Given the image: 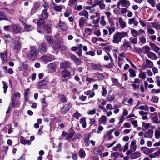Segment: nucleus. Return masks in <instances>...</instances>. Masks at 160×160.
Segmentation results:
<instances>
[{
  "label": "nucleus",
  "instance_id": "52",
  "mask_svg": "<svg viewBox=\"0 0 160 160\" xmlns=\"http://www.w3.org/2000/svg\"><path fill=\"white\" fill-rule=\"evenodd\" d=\"M142 126L145 129H147L150 127L151 124L148 123L143 122Z\"/></svg>",
  "mask_w": 160,
  "mask_h": 160
},
{
  "label": "nucleus",
  "instance_id": "10",
  "mask_svg": "<svg viewBox=\"0 0 160 160\" xmlns=\"http://www.w3.org/2000/svg\"><path fill=\"white\" fill-rule=\"evenodd\" d=\"M136 141L135 140H132L130 143V149L134 152L135 151L137 148V146L136 145Z\"/></svg>",
  "mask_w": 160,
  "mask_h": 160
},
{
  "label": "nucleus",
  "instance_id": "57",
  "mask_svg": "<svg viewBox=\"0 0 160 160\" xmlns=\"http://www.w3.org/2000/svg\"><path fill=\"white\" fill-rule=\"evenodd\" d=\"M152 120L153 122L156 123H159L160 122V121L159 120L157 116H155L153 118Z\"/></svg>",
  "mask_w": 160,
  "mask_h": 160
},
{
  "label": "nucleus",
  "instance_id": "58",
  "mask_svg": "<svg viewBox=\"0 0 160 160\" xmlns=\"http://www.w3.org/2000/svg\"><path fill=\"white\" fill-rule=\"evenodd\" d=\"M153 27L155 28L157 30H160V24H157L155 23H152Z\"/></svg>",
  "mask_w": 160,
  "mask_h": 160
},
{
  "label": "nucleus",
  "instance_id": "50",
  "mask_svg": "<svg viewBox=\"0 0 160 160\" xmlns=\"http://www.w3.org/2000/svg\"><path fill=\"white\" fill-rule=\"evenodd\" d=\"M105 17L102 16L101 17V20L100 22V24L102 26H104L106 24V22L105 20Z\"/></svg>",
  "mask_w": 160,
  "mask_h": 160
},
{
  "label": "nucleus",
  "instance_id": "11",
  "mask_svg": "<svg viewBox=\"0 0 160 160\" xmlns=\"http://www.w3.org/2000/svg\"><path fill=\"white\" fill-rule=\"evenodd\" d=\"M39 50L42 54L46 52L47 51L46 45L44 44H41L39 46Z\"/></svg>",
  "mask_w": 160,
  "mask_h": 160
},
{
  "label": "nucleus",
  "instance_id": "37",
  "mask_svg": "<svg viewBox=\"0 0 160 160\" xmlns=\"http://www.w3.org/2000/svg\"><path fill=\"white\" fill-rule=\"evenodd\" d=\"M33 26L29 25H25L24 26V30L26 31H29L33 29Z\"/></svg>",
  "mask_w": 160,
  "mask_h": 160
},
{
  "label": "nucleus",
  "instance_id": "5",
  "mask_svg": "<svg viewBox=\"0 0 160 160\" xmlns=\"http://www.w3.org/2000/svg\"><path fill=\"white\" fill-rule=\"evenodd\" d=\"M11 28L13 32L15 33H18L21 32V28L17 24L12 25Z\"/></svg>",
  "mask_w": 160,
  "mask_h": 160
},
{
  "label": "nucleus",
  "instance_id": "4",
  "mask_svg": "<svg viewBox=\"0 0 160 160\" xmlns=\"http://www.w3.org/2000/svg\"><path fill=\"white\" fill-rule=\"evenodd\" d=\"M130 5V2L127 0H120L117 3V7L120 9V6L122 7L128 8Z\"/></svg>",
  "mask_w": 160,
  "mask_h": 160
},
{
  "label": "nucleus",
  "instance_id": "38",
  "mask_svg": "<svg viewBox=\"0 0 160 160\" xmlns=\"http://www.w3.org/2000/svg\"><path fill=\"white\" fill-rule=\"evenodd\" d=\"M3 38L6 43H8L10 40L12 41V39L8 34L4 35Z\"/></svg>",
  "mask_w": 160,
  "mask_h": 160
},
{
  "label": "nucleus",
  "instance_id": "7",
  "mask_svg": "<svg viewBox=\"0 0 160 160\" xmlns=\"http://www.w3.org/2000/svg\"><path fill=\"white\" fill-rule=\"evenodd\" d=\"M153 131L152 129H149L145 132L144 137L145 138H151L153 136Z\"/></svg>",
  "mask_w": 160,
  "mask_h": 160
},
{
  "label": "nucleus",
  "instance_id": "48",
  "mask_svg": "<svg viewBox=\"0 0 160 160\" xmlns=\"http://www.w3.org/2000/svg\"><path fill=\"white\" fill-rule=\"evenodd\" d=\"M2 83L3 85V89L4 90V93H6L7 89L8 88V84L4 81H3Z\"/></svg>",
  "mask_w": 160,
  "mask_h": 160
},
{
  "label": "nucleus",
  "instance_id": "43",
  "mask_svg": "<svg viewBox=\"0 0 160 160\" xmlns=\"http://www.w3.org/2000/svg\"><path fill=\"white\" fill-rule=\"evenodd\" d=\"M139 109L141 110H144L146 111H149L148 107L147 105H141L138 108H136V109Z\"/></svg>",
  "mask_w": 160,
  "mask_h": 160
},
{
  "label": "nucleus",
  "instance_id": "46",
  "mask_svg": "<svg viewBox=\"0 0 160 160\" xmlns=\"http://www.w3.org/2000/svg\"><path fill=\"white\" fill-rule=\"evenodd\" d=\"M49 68L53 70V71H55L56 70L55 65L54 63H51L48 65Z\"/></svg>",
  "mask_w": 160,
  "mask_h": 160
},
{
  "label": "nucleus",
  "instance_id": "12",
  "mask_svg": "<svg viewBox=\"0 0 160 160\" xmlns=\"http://www.w3.org/2000/svg\"><path fill=\"white\" fill-rule=\"evenodd\" d=\"M147 56L149 58L152 60H155L157 59V56L154 52H150L147 54Z\"/></svg>",
  "mask_w": 160,
  "mask_h": 160
},
{
  "label": "nucleus",
  "instance_id": "18",
  "mask_svg": "<svg viewBox=\"0 0 160 160\" xmlns=\"http://www.w3.org/2000/svg\"><path fill=\"white\" fill-rule=\"evenodd\" d=\"M40 6V2H36L34 4L33 8L31 12L34 13L36 12L37 10L39 8Z\"/></svg>",
  "mask_w": 160,
  "mask_h": 160
},
{
  "label": "nucleus",
  "instance_id": "22",
  "mask_svg": "<svg viewBox=\"0 0 160 160\" xmlns=\"http://www.w3.org/2000/svg\"><path fill=\"white\" fill-rule=\"evenodd\" d=\"M95 3L96 4L99 6L101 9H103L105 7V4L103 3L102 1L96 0L95 2Z\"/></svg>",
  "mask_w": 160,
  "mask_h": 160
},
{
  "label": "nucleus",
  "instance_id": "49",
  "mask_svg": "<svg viewBox=\"0 0 160 160\" xmlns=\"http://www.w3.org/2000/svg\"><path fill=\"white\" fill-rule=\"evenodd\" d=\"M75 133V131H72L69 133L66 137V140H69L73 136Z\"/></svg>",
  "mask_w": 160,
  "mask_h": 160
},
{
  "label": "nucleus",
  "instance_id": "27",
  "mask_svg": "<svg viewBox=\"0 0 160 160\" xmlns=\"http://www.w3.org/2000/svg\"><path fill=\"white\" fill-rule=\"evenodd\" d=\"M128 71L130 73V77L134 78L136 76V71L135 70L130 68L129 69Z\"/></svg>",
  "mask_w": 160,
  "mask_h": 160
},
{
  "label": "nucleus",
  "instance_id": "64",
  "mask_svg": "<svg viewBox=\"0 0 160 160\" xmlns=\"http://www.w3.org/2000/svg\"><path fill=\"white\" fill-rule=\"evenodd\" d=\"M74 62L75 63V64L77 65H78L80 64L81 63V61L80 59L78 58L75 60Z\"/></svg>",
  "mask_w": 160,
  "mask_h": 160
},
{
  "label": "nucleus",
  "instance_id": "32",
  "mask_svg": "<svg viewBox=\"0 0 160 160\" xmlns=\"http://www.w3.org/2000/svg\"><path fill=\"white\" fill-rule=\"evenodd\" d=\"M131 45L128 42H124L122 45V48L124 51H126L128 47H130Z\"/></svg>",
  "mask_w": 160,
  "mask_h": 160
},
{
  "label": "nucleus",
  "instance_id": "51",
  "mask_svg": "<svg viewBox=\"0 0 160 160\" xmlns=\"http://www.w3.org/2000/svg\"><path fill=\"white\" fill-rule=\"evenodd\" d=\"M70 75V72L67 70H65L63 72V76L64 78H66L69 77Z\"/></svg>",
  "mask_w": 160,
  "mask_h": 160
},
{
  "label": "nucleus",
  "instance_id": "55",
  "mask_svg": "<svg viewBox=\"0 0 160 160\" xmlns=\"http://www.w3.org/2000/svg\"><path fill=\"white\" fill-rule=\"evenodd\" d=\"M159 98L158 96H154L152 98L151 101L153 102L158 103V101Z\"/></svg>",
  "mask_w": 160,
  "mask_h": 160
},
{
  "label": "nucleus",
  "instance_id": "59",
  "mask_svg": "<svg viewBox=\"0 0 160 160\" xmlns=\"http://www.w3.org/2000/svg\"><path fill=\"white\" fill-rule=\"evenodd\" d=\"M81 116V115L78 111L76 112L73 114V116L77 119H78Z\"/></svg>",
  "mask_w": 160,
  "mask_h": 160
},
{
  "label": "nucleus",
  "instance_id": "60",
  "mask_svg": "<svg viewBox=\"0 0 160 160\" xmlns=\"http://www.w3.org/2000/svg\"><path fill=\"white\" fill-rule=\"evenodd\" d=\"M2 9L5 10L9 14H12L14 13V11L13 10L8 9L7 8H3Z\"/></svg>",
  "mask_w": 160,
  "mask_h": 160
},
{
  "label": "nucleus",
  "instance_id": "13",
  "mask_svg": "<svg viewBox=\"0 0 160 160\" xmlns=\"http://www.w3.org/2000/svg\"><path fill=\"white\" fill-rule=\"evenodd\" d=\"M141 155L140 152L137 151L132 153L130 155V158L132 159H135L139 157Z\"/></svg>",
  "mask_w": 160,
  "mask_h": 160
},
{
  "label": "nucleus",
  "instance_id": "19",
  "mask_svg": "<svg viewBox=\"0 0 160 160\" xmlns=\"http://www.w3.org/2000/svg\"><path fill=\"white\" fill-rule=\"evenodd\" d=\"M20 142L21 143L24 145L27 144L29 145L31 144V142L30 140H26L23 138V137H22L20 139Z\"/></svg>",
  "mask_w": 160,
  "mask_h": 160
},
{
  "label": "nucleus",
  "instance_id": "31",
  "mask_svg": "<svg viewBox=\"0 0 160 160\" xmlns=\"http://www.w3.org/2000/svg\"><path fill=\"white\" fill-rule=\"evenodd\" d=\"M84 94L86 95H89L91 98L93 97L95 95V93L93 90H88L84 92Z\"/></svg>",
  "mask_w": 160,
  "mask_h": 160
},
{
  "label": "nucleus",
  "instance_id": "63",
  "mask_svg": "<svg viewBox=\"0 0 160 160\" xmlns=\"http://www.w3.org/2000/svg\"><path fill=\"white\" fill-rule=\"evenodd\" d=\"M91 135H89L87 137L85 138V142L86 143L87 146H89L90 144L89 138L90 137Z\"/></svg>",
  "mask_w": 160,
  "mask_h": 160
},
{
  "label": "nucleus",
  "instance_id": "24",
  "mask_svg": "<svg viewBox=\"0 0 160 160\" xmlns=\"http://www.w3.org/2000/svg\"><path fill=\"white\" fill-rule=\"evenodd\" d=\"M147 32L150 34H153L155 33V31L152 29V26L149 25L147 27Z\"/></svg>",
  "mask_w": 160,
  "mask_h": 160
},
{
  "label": "nucleus",
  "instance_id": "62",
  "mask_svg": "<svg viewBox=\"0 0 160 160\" xmlns=\"http://www.w3.org/2000/svg\"><path fill=\"white\" fill-rule=\"evenodd\" d=\"M156 79L155 82L157 83V85L160 87V77L159 76H156Z\"/></svg>",
  "mask_w": 160,
  "mask_h": 160
},
{
  "label": "nucleus",
  "instance_id": "14",
  "mask_svg": "<svg viewBox=\"0 0 160 160\" xmlns=\"http://www.w3.org/2000/svg\"><path fill=\"white\" fill-rule=\"evenodd\" d=\"M118 20L119 23L120 27L122 28H124L126 27V23L121 18H118Z\"/></svg>",
  "mask_w": 160,
  "mask_h": 160
},
{
  "label": "nucleus",
  "instance_id": "17",
  "mask_svg": "<svg viewBox=\"0 0 160 160\" xmlns=\"http://www.w3.org/2000/svg\"><path fill=\"white\" fill-rule=\"evenodd\" d=\"M70 64V63L68 61H65L60 63V66L61 68H65L69 67Z\"/></svg>",
  "mask_w": 160,
  "mask_h": 160
},
{
  "label": "nucleus",
  "instance_id": "36",
  "mask_svg": "<svg viewBox=\"0 0 160 160\" xmlns=\"http://www.w3.org/2000/svg\"><path fill=\"white\" fill-rule=\"evenodd\" d=\"M69 109L68 105H65L61 109V112L63 113H65L69 110Z\"/></svg>",
  "mask_w": 160,
  "mask_h": 160
},
{
  "label": "nucleus",
  "instance_id": "23",
  "mask_svg": "<svg viewBox=\"0 0 160 160\" xmlns=\"http://www.w3.org/2000/svg\"><path fill=\"white\" fill-rule=\"evenodd\" d=\"M146 67L147 68H151L153 66V62L148 59H146Z\"/></svg>",
  "mask_w": 160,
  "mask_h": 160
},
{
  "label": "nucleus",
  "instance_id": "16",
  "mask_svg": "<svg viewBox=\"0 0 160 160\" xmlns=\"http://www.w3.org/2000/svg\"><path fill=\"white\" fill-rule=\"evenodd\" d=\"M141 150L146 154H148L152 153V152L150 149L145 147H142L140 148Z\"/></svg>",
  "mask_w": 160,
  "mask_h": 160
},
{
  "label": "nucleus",
  "instance_id": "3",
  "mask_svg": "<svg viewBox=\"0 0 160 160\" xmlns=\"http://www.w3.org/2000/svg\"><path fill=\"white\" fill-rule=\"evenodd\" d=\"M21 45V42L17 39L12 38V39L11 46L13 49H20Z\"/></svg>",
  "mask_w": 160,
  "mask_h": 160
},
{
  "label": "nucleus",
  "instance_id": "21",
  "mask_svg": "<svg viewBox=\"0 0 160 160\" xmlns=\"http://www.w3.org/2000/svg\"><path fill=\"white\" fill-rule=\"evenodd\" d=\"M150 45L156 52H158L160 50V48L155 43H152L150 44Z\"/></svg>",
  "mask_w": 160,
  "mask_h": 160
},
{
  "label": "nucleus",
  "instance_id": "2",
  "mask_svg": "<svg viewBox=\"0 0 160 160\" xmlns=\"http://www.w3.org/2000/svg\"><path fill=\"white\" fill-rule=\"evenodd\" d=\"M38 54V51L35 49L33 48L27 53V56L30 60H33L37 59Z\"/></svg>",
  "mask_w": 160,
  "mask_h": 160
},
{
  "label": "nucleus",
  "instance_id": "61",
  "mask_svg": "<svg viewBox=\"0 0 160 160\" xmlns=\"http://www.w3.org/2000/svg\"><path fill=\"white\" fill-rule=\"evenodd\" d=\"M45 22V20L43 19H40L37 22L38 25H41L44 23Z\"/></svg>",
  "mask_w": 160,
  "mask_h": 160
},
{
  "label": "nucleus",
  "instance_id": "40",
  "mask_svg": "<svg viewBox=\"0 0 160 160\" xmlns=\"http://www.w3.org/2000/svg\"><path fill=\"white\" fill-rule=\"evenodd\" d=\"M44 30L47 31V32L48 33H49L51 32V27L50 25L46 24L44 26Z\"/></svg>",
  "mask_w": 160,
  "mask_h": 160
},
{
  "label": "nucleus",
  "instance_id": "15",
  "mask_svg": "<svg viewBox=\"0 0 160 160\" xmlns=\"http://www.w3.org/2000/svg\"><path fill=\"white\" fill-rule=\"evenodd\" d=\"M107 117L104 116L102 115L98 120V122L103 125H105L107 122Z\"/></svg>",
  "mask_w": 160,
  "mask_h": 160
},
{
  "label": "nucleus",
  "instance_id": "45",
  "mask_svg": "<svg viewBox=\"0 0 160 160\" xmlns=\"http://www.w3.org/2000/svg\"><path fill=\"white\" fill-rule=\"evenodd\" d=\"M42 17L45 19H47L48 17V14L47 12V9H45L42 11Z\"/></svg>",
  "mask_w": 160,
  "mask_h": 160
},
{
  "label": "nucleus",
  "instance_id": "54",
  "mask_svg": "<svg viewBox=\"0 0 160 160\" xmlns=\"http://www.w3.org/2000/svg\"><path fill=\"white\" fill-rule=\"evenodd\" d=\"M79 156L80 158H84L85 157L86 154L85 151L83 150H80L79 151Z\"/></svg>",
  "mask_w": 160,
  "mask_h": 160
},
{
  "label": "nucleus",
  "instance_id": "53",
  "mask_svg": "<svg viewBox=\"0 0 160 160\" xmlns=\"http://www.w3.org/2000/svg\"><path fill=\"white\" fill-rule=\"evenodd\" d=\"M111 80L112 82L116 85H119L120 84L119 82L118 79L113 78H111Z\"/></svg>",
  "mask_w": 160,
  "mask_h": 160
},
{
  "label": "nucleus",
  "instance_id": "35",
  "mask_svg": "<svg viewBox=\"0 0 160 160\" xmlns=\"http://www.w3.org/2000/svg\"><path fill=\"white\" fill-rule=\"evenodd\" d=\"M45 39L47 42L50 44H52L53 43V40L51 36L47 35L45 37Z\"/></svg>",
  "mask_w": 160,
  "mask_h": 160
},
{
  "label": "nucleus",
  "instance_id": "30",
  "mask_svg": "<svg viewBox=\"0 0 160 160\" xmlns=\"http://www.w3.org/2000/svg\"><path fill=\"white\" fill-rule=\"evenodd\" d=\"M93 75H94V78H97L98 80H102L104 78V76L100 73H94Z\"/></svg>",
  "mask_w": 160,
  "mask_h": 160
},
{
  "label": "nucleus",
  "instance_id": "41",
  "mask_svg": "<svg viewBox=\"0 0 160 160\" xmlns=\"http://www.w3.org/2000/svg\"><path fill=\"white\" fill-rule=\"evenodd\" d=\"M115 94L109 95L108 96L107 100L108 101L111 102L114 100L115 98Z\"/></svg>",
  "mask_w": 160,
  "mask_h": 160
},
{
  "label": "nucleus",
  "instance_id": "26",
  "mask_svg": "<svg viewBox=\"0 0 160 160\" xmlns=\"http://www.w3.org/2000/svg\"><path fill=\"white\" fill-rule=\"evenodd\" d=\"M58 98L59 100L62 102H67L66 98L65 96L63 94H59Z\"/></svg>",
  "mask_w": 160,
  "mask_h": 160
},
{
  "label": "nucleus",
  "instance_id": "34",
  "mask_svg": "<svg viewBox=\"0 0 160 160\" xmlns=\"http://www.w3.org/2000/svg\"><path fill=\"white\" fill-rule=\"evenodd\" d=\"M138 77L139 78L142 79V80H144L146 77V75L145 72L141 71L140 72L138 75Z\"/></svg>",
  "mask_w": 160,
  "mask_h": 160
},
{
  "label": "nucleus",
  "instance_id": "25",
  "mask_svg": "<svg viewBox=\"0 0 160 160\" xmlns=\"http://www.w3.org/2000/svg\"><path fill=\"white\" fill-rule=\"evenodd\" d=\"M80 124H82V126L83 128H85L86 127L87 123L85 117L81 118L80 119Z\"/></svg>",
  "mask_w": 160,
  "mask_h": 160
},
{
  "label": "nucleus",
  "instance_id": "6",
  "mask_svg": "<svg viewBox=\"0 0 160 160\" xmlns=\"http://www.w3.org/2000/svg\"><path fill=\"white\" fill-rule=\"evenodd\" d=\"M90 64L91 67V68L93 70L99 71H102V69L101 68L102 66L100 64H97L93 62L90 63Z\"/></svg>",
  "mask_w": 160,
  "mask_h": 160
},
{
  "label": "nucleus",
  "instance_id": "1",
  "mask_svg": "<svg viewBox=\"0 0 160 160\" xmlns=\"http://www.w3.org/2000/svg\"><path fill=\"white\" fill-rule=\"evenodd\" d=\"M127 35V32L124 31L121 32L116 33L113 35L112 42L118 44L121 42V39L126 37Z\"/></svg>",
  "mask_w": 160,
  "mask_h": 160
},
{
  "label": "nucleus",
  "instance_id": "44",
  "mask_svg": "<svg viewBox=\"0 0 160 160\" xmlns=\"http://www.w3.org/2000/svg\"><path fill=\"white\" fill-rule=\"evenodd\" d=\"M86 22V19L84 18H81L79 21V25L80 26H82Z\"/></svg>",
  "mask_w": 160,
  "mask_h": 160
},
{
  "label": "nucleus",
  "instance_id": "33",
  "mask_svg": "<svg viewBox=\"0 0 160 160\" xmlns=\"http://www.w3.org/2000/svg\"><path fill=\"white\" fill-rule=\"evenodd\" d=\"M131 31V34L134 37H136L138 35V32L135 29L133 28H130Z\"/></svg>",
  "mask_w": 160,
  "mask_h": 160
},
{
  "label": "nucleus",
  "instance_id": "8",
  "mask_svg": "<svg viewBox=\"0 0 160 160\" xmlns=\"http://www.w3.org/2000/svg\"><path fill=\"white\" fill-rule=\"evenodd\" d=\"M58 26L63 31H66L68 28V27L67 24L61 21L59 22L58 23Z\"/></svg>",
  "mask_w": 160,
  "mask_h": 160
},
{
  "label": "nucleus",
  "instance_id": "20",
  "mask_svg": "<svg viewBox=\"0 0 160 160\" xmlns=\"http://www.w3.org/2000/svg\"><path fill=\"white\" fill-rule=\"evenodd\" d=\"M7 52L5 51L4 52L0 53L1 59L2 61H5L7 59Z\"/></svg>",
  "mask_w": 160,
  "mask_h": 160
},
{
  "label": "nucleus",
  "instance_id": "29",
  "mask_svg": "<svg viewBox=\"0 0 160 160\" xmlns=\"http://www.w3.org/2000/svg\"><path fill=\"white\" fill-rule=\"evenodd\" d=\"M79 15L80 16H84L86 18H88V12L85 10L80 12L79 13Z\"/></svg>",
  "mask_w": 160,
  "mask_h": 160
},
{
  "label": "nucleus",
  "instance_id": "47",
  "mask_svg": "<svg viewBox=\"0 0 160 160\" xmlns=\"http://www.w3.org/2000/svg\"><path fill=\"white\" fill-rule=\"evenodd\" d=\"M142 49L143 50H144L145 53H147V54L148 53L150 52V48L148 46H144L142 47Z\"/></svg>",
  "mask_w": 160,
  "mask_h": 160
},
{
  "label": "nucleus",
  "instance_id": "9",
  "mask_svg": "<svg viewBox=\"0 0 160 160\" xmlns=\"http://www.w3.org/2000/svg\"><path fill=\"white\" fill-rule=\"evenodd\" d=\"M41 59L43 61L46 62H51L54 59L53 57H50L48 56H44L41 57Z\"/></svg>",
  "mask_w": 160,
  "mask_h": 160
},
{
  "label": "nucleus",
  "instance_id": "42",
  "mask_svg": "<svg viewBox=\"0 0 160 160\" xmlns=\"http://www.w3.org/2000/svg\"><path fill=\"white\" fill-rule=\"evenodd\" d=\"M63 6L62 5H55L54 7V9L56 11L60 12L62 10Z\"/></svg>",
  "mask_w": 160,
  "mask_h": 160
},
{
  "label": "nucleus",
  "instance_id": "39",
  "mask_svg": "<svg viewBox=\"0 0 160 160\" xmlns=\"http://www.w3.org/2000/svg\"><path fill=\"white\" fill-rule=\"evenodd\" d=\"M124 61L123 58L118 57V64L120 68H121L122 65L124 63Z\"/></svg>",
  "mask_w": 160,
  "mask_h": 160
},
{
  "label": "nucleus",
  "instance_id": "56",
  "mask_svg": "<svg viewBox=\"0 0 160 160\" xmlns=\"http://www.w3.org/2000/svg\"><path fill=\"white\" fill-rule=\"evenodd\" d=\"M147 2L149 3L152 7L155 6L156 1L155 0H147Z\"/></svg>",
  "mask_w": 160,
  "mask_h": 160
},
{
  "label": "nucleus",
  "instance_id": "28",
  "mask_svg": "<svg viewBox=\"0 0 160 160\" xmlns=\"http://www.w3.org/2000/svg\"><path fill=\"white\" fill-rule=\"evenodd\" d=\"M158 129L155 131V138L156 139H158L160 137V127L157 128Z\"/></svg>",
  "mask_w": 160,
  "mask_h": 160
}]
</instances>
